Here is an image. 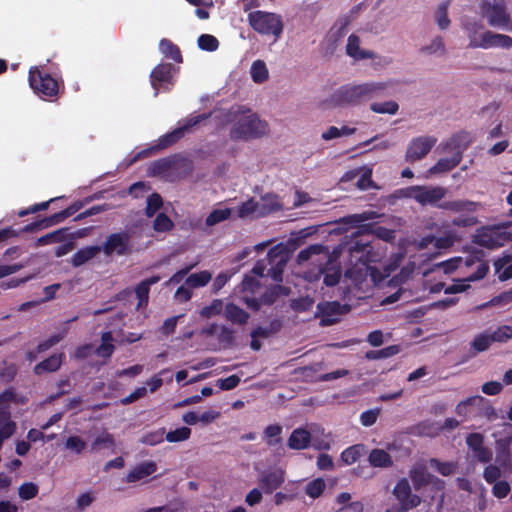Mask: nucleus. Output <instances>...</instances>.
I'll use <instances>...</instances> for the list:
<instances>
[{"label":"nucleus","mask_w":512,"mask_h":512,"mask_svg":"<svg viewBox=\"0 0 512 512\" xmlns=\"http://www.w3.org/2000/svg\"><path fill=\"white\" fill-rule=\"evenodd\" d=\"M313 304L314 300L306 296L291 300L290 307L295 312H306L313 307Z\"/></svg>","instance_id":"680f3d73"},{"label":"nucleus","mask_w":512,"mask_h":512,"mask_svg":"<svg viewBox=\"0 0 512 512\" xmlns=\"http://www.w3.org/2000/svg\"><path fill=\"white\" fill-rule=\"evenodd\" d=\"M502 431L499 434H503L504 436L501 438H496L495 446L497 453H504L506 461L508 460V455H510V446L512 443V424L503 423L501 425Z\"/></svg>","instance_id":"393cba45"},{"label":"nucleus","mask_w":512,"mask_h":512,"mask_svg":"<svg viewBox=\"0 0 512 512\" xmlns=\"http://www.w3.org/2000/svg\"><path fill=\"white\" fill-rule=\"evenodd\" d=\"M291 292L289 287L283 285H274L269 287L260 297L263 305L274 304L280 296H288Z\"/></svg>","instance_id":"c756f323"},{"label":"nucleus","mask_w":512,"mask_h":512,"mask_svg":"<svg viewBox=\"0 0 512 512\" xmlns=\"http://www.w3.org/2000/svg\"><path fill=\"white\" fill-rule=\"evenodd\" d=\"M224 316L228 321L238 325L246 324L250 317L249 313L234 303L226 304Z\"/></svg>","instance_id":"a878e982"},{"label":"nucleus","mask_w":512,"mask_h":512,"mask_svg":"<svg viewBox=\"0 0 512 512\" xmlns=\"http://www.w3.org/2000/svg\"><path fill=\"white\" fill-rule=\"evenodd\" d=\"M370 110L378 114L395 115L399 110V105L396 101L390 100L382 103L374 102L370 105Z\"/></svg>","instance_id":"c03bdc74"},{"label":"nucleus","mask_w":512,"mask_h":512,"mask_svg":"<svg viewBox=\"0 0 512 512\" xmlns=\"http://www.w3.org/2000/svg\"><path fill=\"white\" fill-rule=\"evenodd\" d=\"M491 343L490 336L486 332L477 335L471 342L473 355L486 351L490 347Z\"/></svg>","instance_id":"3c124183"},{"label":"nucleus","mask_w":512,"mask_h":512,"mask_svg":"<svg viewBox=\"0 0 512 512\" xmlns=\"http://www.w3.org/2000/svg\"><path fill=\"white\" fill-rule=\"evenodd\" d=\"M198 47L201 50L214 52L219 47L218 39L211 34H201L197 39Z\"/></svg>","instance_id":"de8ad7c7"},{"label":"nucleus","mask_w":512,"mask_h":512,"mask_svg":"<svg viewBox=\"0 0 512 512\" xmlns=\"http://www.w3.org/2000/svg\"><path fill=\"white\" fill-rule=\"evenodd\" d=\"M311 443V433L304 428H296L290 434L287 445L292 450H303Z\"/></svg>","instance_id":"4be33fe9"},{"label":"nucleus","mask_w":512,"mask_h":512,"mask_svg":"<svg viewBox=\"0 0 512 512\" xmlns=\"http://www.w3.org/2000/svg\"><path fill=\"white\" fill-rule=\"evenodd\" d=\"M129 240L130 237L127 233H113L106 238L101 250L106 255L113 253L120 256L126 255L129 253Z\"/></svg>","instance_id":"4468645a"},{"label":"nucleus","mask_w":512,"mask_h":512,"mask_svg":"<svg viewBox=\"0 0 512 512\" xmlns=\"http://www.w3.org/2000/svg\"><path fill=\"white\" fill-rule=\"evenodd\" d=\"M28 81L33 91L42 99L57 98L60 82L42 67L33 66L29 69Z\"/></svg>","instance_id":"20e7f679"},{"label":"nucleus","mask_w":512,"mask_h":512,"mask_svg":"<svg viewBox=\"0 0 512 512\" xmlns=\"http://www.w3.org/2000/svg\"><path fill=\"white\" fill-rule=\"evenodd\" d=\"M393 495L399 501L400 511H409L421 503V498L412 493L409 481L406 478H402L396 483Z\"/></svg>","instance_id":"9b49d317"},{"label":"nucleus","mask_w":512,"mask_h":512,"mask_svg":"<svg viewBox=\"0 0 512 512\" xmlns=\"http://www.w3.org/2000/svg\"><path fill=\"white\" fill-rule=\"evenodd\" d=\"M66 238V229H58L56 231L50 232L44 236H41L37 240V244L39 246L48 245L51 243H61Z\"/></svg>","instance_id":"09e8293b"},{"label":"nucleus","mask_w":512,"mask_h":512,"mask_svg":"<svg viewBox=\"0 0 512 512\" xmlns=\"http://www.w3.org/2000/svg\"><path fill=\"white\" fill-rule=\"evenodd\" d=\"M153 228L157 232H167L173 228V222L165 213H159L154 220Z\"/></svg>","instance_id":"052dcab7"},{"label":"nucleus","mask_w":512,"mask_h":512,"mask_svg":"<svg viewBox=\"0 0 512 512\" xmlns=\"http://www.w3.org/2000/svg\"><path fill=\"white\" fill-rule=\"evenodd\" d=\"M474 242L477 245L487 249H495L503 245V242L499 236L487 232L477 235Z\"/></svg>","instance_id":"4c0bfd02"},{"label":"nucleus","mask_w":512,"mask_h":512,"mask_svg":"<svg viewBox=\"0 0 512 512\" xmlns=\"http://www.w3.org/2000/svg\"><path fill=\"white\" fill-rule=\"evenodd\" d=\"M368 461L372 467L388 468L393 465L391 455L383 449H372L368 456Z\"/></svg>","instance_id":"cd10ccee"},{"label":"nucleus","mask_w":512,"mask_h":512,"mask_svg":"<svg viewBox=\"0 0 512 512\" xmlns=\"http://www.w3.org/2000/svg\"><path fill=\"white\" fill-rule=\"evenodd\" d=\"M470 42L469 47L470 48H482V49H489L493 47H499L503 49H511L512 48V37L505 35V34H499L494 33L492 31H485L482 33L477 39L475 36H469Z\"/></svg>","instance_id":"1a4fd4ad"},{"label":"nucleus","mask_w":512,"mask_h":512,"mask_svg":"<svg viewBox=\"0 0 512 512\" xmlns=\"http://www.w3.org/2000/svg\"><path fill=\"white\" fill-rule=\"evenodd\" d=\"M217 338L219 343L225 348L233 346L235 342L234 331L226 326L220 328Z\"/></svg>","instance_id":"e2e57ef3"},{"label":"nucleus","mask_w":512,"mask_h":512,"mask_svg":"<svg viewBox=\"0 0 512 512\" xmlns=\"http://www.w3.org/2000/svg\"><path fill=\"white\" fill-rule=\"evenodd\" d=\"M386 87L384 82L342 85L324 101V104L328 108L359 106L379 97Z\"/></svg>","instance_id":"f257e3e1"},{"label":"nucleus","mask_w":512,"mask_h":512,"mask_svg":"<svg viewBox=\"0 0 512 512\" xmlns=\"http://www.w3.org/2000/svg\"><path fill=\"white\" fill-rule=\"evenodd\" d=\"M450 2H443L439 5L436 12V21L440 29H446L450 25V19L448 17V7Z\"/></svg>","instance_id":"bf43d9fd"},{"label":"nucleus","mask_w":512,"mask_h":512,"mask_svg":"<svg viewBox=\"0 0 512 512\" xmlns=\"http://www.w3.org/2000/svg\"><path fill=\"white\" fill-rule=\"evenodd\" d=\"M64 358V353L53 354L36 364L34 367V373L41 375L45 372H55L61 367Z\"/></svg>","instance_id":"b1692460"},{"label":"nucleus","mask_w":512,"mask_h":512,"mask_svg":"<svg viewBox=\"0 0 512 512\" xmlns=\"http://www.w3.org/2000/svg\"><path fill=\"white\" fill-rule=\"evenodd\" d=\"M157 471V464L154 461H144L136 465L126 476L127 483L141 481Z\"/></svg>","instance_id":"6ab92c4d"},{"label":"nucleus","mask_w":512,"mask_h":512,"mask_svg":"<svg viewBox=\"0 0 512 512\" xmlns=\"http://www.w3.org/2000/svg\"><path fill=\"white\" fill-rule=\"evenodd\" d=\"M250 27L260 35L273 36L279 39L284 30L282 16L262 10L252 11L247 16Z\"/></svg>","instance_id":"7ed1b4c3"},{"label":"nucleus","mask_w":512,"mask_h":512,"mask_svg":"<svg viewBox=\"0 0 512 512\" xmlns=\"http://www.w3.org/2000/svg\"><path fill=\"white\" fill-rule=\"evenodd\" d=\"M182 138H183V136L181 135L180 131L176 127L171 132H168V133L162 135L161 137H159V139L157 140L155 145L139 152L136 155L135 159L146 157V156L152 154L153 152H158V151L164 150V149L174 145Z\"/></svg>","instance_id":"f3484780"},{"label":"nucleus","mask_w":512,"mask_h":512,"mask_svg":"<svg viewBox=\"0 0 512 512\" xmlns=\"http://www.w3.org/2000/svg\"><path fill=\"white\" fill-rule=\"evenodd\" d=\"M317 317H320L322 327L331 326L339 321V316L347 312L346 306L338 301L323 302L317 305Z\"/></svg>","instance_id":"f8f14e48"},{"label":"nucleus","mask_w":512,"mask_h":512,"mask_svg":"<svg viewBox=\"0 0 512 512\" xmlns=\"http://www.w3.org/2000/svg\"><path fill=\"white\" fill-rule=\"evenodd\" d=\"M447 189L441 186H411L407 188V196L412 197L416 202L425 206L438 207L439 202L446 196Z\"/></svg>","instance_id":"0eeeda50"},{"label":"nucleus","mask_w":512,"mask_h":512,"mask_svg":"<svg viewBox=\"0 0 512 512\" xmlns=\"http://www.w3.org/2000/svg\"><path fill=\"white\" fill-rule=\"evenodd\" d=\"M211 116V113H202L198 115H189L182 122H179L178 130L181 135L184 137L186 133L191 132L194 128H196L200 123L206 121Z\"/></svg>","instance_id":"2f4dec72"},{"label":"nucleus","mask_w":512,"mask_h":512,"mask_svg":"<svg viewBox=\"0 0 512 512\" xmlns=\"http://www.w3.org/2000/svg\"><path fill=\"white\" fill-rule=\"evenodd\" d=\"M159 50L165 57L170 58L177 63L183 62L180 48L171 40L166 38L161 39L159 42Z\"/></svg>","instance_id":"473e14b6"},{"label":"nucleus","mask_w":512,"mask_h":512,"mask_svg":"<svg viewBox=\"0 0 512 512\" xmlns=\"http://www.w3.org/2000/svg\"><path fill=\"white\" fill-rule=\"evenodd\" d=\"M230 215L231 210L229 208L215 209L207 216L205 223L207 226H214L227 220Z\"/></svg>","instance_id":"5fc2aeb1"},{"label":"nucleus","mask_w":512,"mask_h":512,"mask_svg":"<svg viewBox=\"0 0 512 512\" xmlns=\"http://www.w3.org/2000/svg\"><path fill=\"white\" fill-rule=\"evenodd\" d=\"M472 143V137L469 132L459 131L454 133L449 140L443 145V149L452 153V155H459L462 161L463 152Z\"/></svg>","instance_id":"2eb2a0df"},{"label":"nucleus","mask_w":512,"mask_h":512,"mask_svg":"<svg viewBox=\"0 0 512 512\" xmlns=\"http://www.w3.org/2000/svg\"><path fill=\"white\" fill-rule=\"evenodd\" d=\"M115 445V440L112 434L108 432H103L98 435L94 441L91 443V452H97L101 449L105 448H113Z\"/></svg>","instance_id":"37998d69"},{"label":"nucleus","mask_w":512,"mask_h":512,"mask_svg":"<svg viewBox=\"0 0 512 512\" xmlns=\"http://www.w3.org/2000/svg\"><path fill=\"white\" fill-rule=\"evenodd\" d=\"M323 274V283L328 287L337 285L341 278V270L339 267L331 266L324 267L320 270Z\"/></svg>","instance_id":"79ce46f5"},{"label":"nucleus","mask_w":512,"mask_h":512,"mask_svg":"<svg viewBox=\"0 0 512 512\" xmlns=\"http://www.w3.org/2000/svg\"><path fill=\"white\" fill-rule=\"evenodd\" d=\"M461 160L459 155L450 158H441L437 163L429 169L431 174L445 173L453 170L460 164Z\"/></svg>","instance_id":"72a5a7b5"},{"label":"nucleus","mask_w":512,"mask_h":512,"mask_svg":"<svg viewBox=\"0 0 512 512\" xmlns=\"http://www.w3.org/2000/svg\"><path fill=\"white\" fill-rule=\"evenodd\" d=\"M164 434H165V430H164V428H162V429L152 431V432L145 434L141 438L140 441L143 444L154 446V445H157V444L163 442Z\"/></svg>","instance_id":"0e129e2a"},{"label":"nucleus","mask_w":512,"mask_h":512,"mask_svg":"<svg viewBox=\"0 0 512 512\" xmlns=\"http://www.w3.org/2000/svg\"><path fill=\"white\" fill-rule=\"evenodd\" d=\"M436 142L437 138L434 136H420L413 138L405 153L406 161L413 163L423 159L431 151Z\"/></svg>","instance_id":"9d476101"},{"label":"nucleus","mask_w":512,"mask_h":512,"mask_svg":"<svg viewBox=\"0 0 512 512\" xmlns=\"http://www.w3.org/2000/svg\"><path fill=\"white\" fill-rule=\"evenodd\" d=\"M430 467L434 468L442 476H450L454 474L458 468L457 462L445 461L442 462L437 458L429 459Z\"/></svg>","instance_id":"58836bf2"},{"label":"nucleus","mask_w":512,"mask_h":512,"mask_svg":"<svg viewBox=\"0 0 512 512\" xmlns=\"http://www.w3.org/2000/svg\"><path fill=\"white\" fill-rule=\"evenodd\" d=\"M259 217L267 216L282 209L277 195L267 194L258 201Z\"/></svg>","instance_id":"c85d7f7f"},{"label":"nucleus","mask_w":512,"mask_h":512,"mask_svg":"<svg viewBox=\"0 0 512 512\" xmlns=\"http://www.w3.org/2000/svg\"><path fill=\"white\" fill-rule=\"evenodd\" d=\"M267 132V123L256 114L243 115L236 120L230 129L229 136L233 141L259 138Z\"/></svg>","instance_id":"39448f33"},{"label":"nucleus","mask_w":512,"mask_h":512,"mask_svg":"<svg viewBox=\"0 0 512 512\" xmlns=\"http://www.w3.org/2000/svg\"><path fill=\"white\" fill-rule=\"evenodd\" d=\"M478 203L466 199H458L453 201H444L438 205V208L453 212H475Z\"/></svg>","instance_id":"bb28decb"},{"label":"nucleus","mask_w":512,"mask_h":512,"mask_svg":"<svg viewBox=\"0 0 512 512\" xmlns=\"http://www.w3.org/2000/svg\"><path fill=\"white\" fill-rule=\"evenodd\" d=\"M490 336L491 342L506 343L512 339V326H499Z\"/></svg>","instance_id":"864d4df0"},{"label":"nucleus","mask_w":512,"mask_h":512,"mask_svg":"<svg viewBox=\"0 0 512 512\" xmlns=\"http://www.w3.org/2000/svg\"><path fill=\"white\" fill-rule=\"evenodd\" d=\"M160 276L154 275L142 280L135 287V294L138 299L137 309L146 307L149 300L150 287L160 281Z\"/></svg>","instance_id":"412c9836"},{"label":"nucleus","mask_w":512,"mask_h":512,"mask_svg":"<svg viewBox=\"0 0 512 512\" xmlns=\"http://www.w3.org/2000/svg\"><path fill=\"white\" fill-rule=\"evenodd\" d=\"M101 247L99 246H88L78 250L71 258V264L74 267H79L93 259L99 252Z\"/></svg>","instance_id":"7c9ffc66"},{"label":"nucleus","mask_w":512,"mask_h":512,"mask_svg":"<svg viewBox=\"0 0 512 512\" xmlns=\"http://www.w3.org/2000/svg\"><path fill=\"white\" fill-rule=\"evenodd\" d=\"M212 279V274L207 271H200L197 273L190 274L186 280L185 284L190 288H200L206 286L210 280Z\"/></svg>","instance_id":"e433bc0d"},{"label":"nucleus","mask_w":512,"mask_h":512,"mask_svg":"<svg viewBox=\"0 0 512 512\" xmlns=\"http://www.w3.org/2000/svg\"><path fill=\"white\" fill-rule=\"evenodd\" d=\"M512 302V287L497 296H494L488 303L484 304L483 307L486 306H497V305H506Z\"/></svg>","instance_id":"774afa93"},{"label":"nucleus","mask_w":512,"mask_h":512,"mask_svg":"<svg viewBox=\"0 0 512 512\" xmlns=\"http://www.w3.org/2000/svg\"><path fill=\"white\" fill-rule=\"evenodd\" d=\"M400 352L398 345H390L379 350H369L365 353L367 360H378L392 357Z\"/></svg>","instance_id":"ea45409f"},{"label":"nucleus","mask_w":512,"mask_h":512,"mask_svg":"<svg viewBox=\"0 0 512 512\" xmlns=\"http://www.w3.org/2000/svg\"><path fill=\"white\" fill-rule=\"evenodd\" d=\"M377 218V213L374 211H364L362 213L351 214L343 217L341 222L344 224L351 225L356 228V231L352 233L351 237L353 240L349 246V252L351 255L355 253H366L365 257L360 256V261H372L369 254L372 250L370 240L358 239L361 236H371L374 233V224L365 223L366 221Z\"/></svg>","instance_id":"f03ea898"},{"label":"nucleus","mask_w":512,"mask_h":512,"mask_svg":"<svg viewBox=\"0 0 512 512\" xmlns=\"http://www.w3.org/2000/svg\"><path fill=\"white\" fill-rule=\"evenodd\" d=\"M175 67L171 63L158 64L150 73V82L154 89V96L159 94L164 85H173Z\"/></svg>","instance_id":"ddd939ff"},{"label":"nucleus","mask_w":512,"mask_h":512,"mask_svg":"<svg viewBox=\"0 0 512 512\" xmlns=\"http://www.w3.org/2000/svg\"><path fill=\"white\" fill-rule=\"evenodd\" d=\"M223 310V302L220 299H214L210 305L202 308L200 314L203 317L210 318L214 315L221 314Z\"/></svg>","instance_id":"69168bd1"},{"label":"nucleus","mask_w":512,"mask_h":512,"mask_svg":"<svg viewBox=\"0 0 512 512\" xmlns=\"http://www.w3.org/2000/svg\"><path fill=\"white\" fill-rule=\"evenodd\" d=\"M269 264L273 266L267 270L266 276L270 277L275 282H282V275L286 266V259L283 255L276 252V248H271L267 254Z\"/></svg>","instance_id":"a211bd4d"},{"label":"nucleus","mask_w":512,"mask_h":512,"mask_svg":"<svg viewBox=\"0 0 512 512\" xmlns=\"http://www.w3.org/2000/svg\"><path fill=\"white\" fill-rule=\"evenodd\" d=\"M174 165L173 158L166 157L154 161L150 166L152 175H161L168 172Z\"/></svg>","instance_id":"603ef678"},{"label":"nucleus","mask_w":512,"mask_h":512,"mask_svg":"<svg viewBox=\"0 0 512 512\" xmlns=\"http://www.w3.org/2000/svg\"><path fill=\"white\" fill-rule=\"evenodd\" d=\"M480 7L482 16L491 27L512 32L511 16L504 2L491 3L484 0Z\"/></svg>","instance_id":"423d86ee"},{"label":"nucleus","mask_w":512,"mask_h":512,"mask_svg":"<svg viewBox=\"0 0 512 512\" xmlns=\"http://www.w3.org/2000/svg\"><path fill=\"white\" fill-rule=\"evenodd\" d=\"M326 488V483L322 478H316L312 481H310L305 488V493L313 498L316 499L322 495Z\"/></svg>","instance_id":"8fccbe9b"},{"label":"nucleus","mask_w":512,"mask_h":512,"mask_svg":"<svg viewBox=\"0 0 512 512\" xmlns=\"http://www.w3.org/2000/svg\"><path fill=\"white\" fill-rule=\"evenodd\" d=\"M347 22L336 23L329 31V39L333 41V43H337L341 40L347 33Z\"/></svg>","instance_id":"338daca9"},{"label":"nucleus","mask_w":512,"mask_h":512,"mask_svg":"<svg viewBox=\"0 0 512 512\" xmlns=\"http://www.w3.org/2000/svg\"><path fill=\"white\" fill-rule=\"evenodd\" d=\"M411 480L416 489L427 486L432 482V475L423 466L415 467L410 473Z\"/></svg>","instance_id":"c9c22d12"},{"label":"nucleus","mask_w":512,"mask_h":512,"mask_svg":"<svg viewBox=\"0 0 512 512\" xmlns=\"http://www.w3.org/2000/svg\"><path fill=\"white\" fill-rule=\"evenodd\" d=\"M84 206L83 201H75L70 206H68L66 209L57 212L51 216L45 217L41 220L34 221L32 223L27 224L21 229V232H34L38 231L43 228H48L53 225L59 224L63 222L66 218L73 216L75 213H77L82 207Z\"/></svg>","instance_id":"6e6552de"},{"label":"nucleus","mask_w":512,"mask_h":512,"mask_svg":"<svg viewBox=\"0 0 512 512\" xmlns=\"http://www.w3.org/2000/svg\"><path fill=\"white\" fill-rule=\"evenodd\" d=\"M285 481V473L281 469L263 471L259 476V487L266 494H271Z\"/></svg>","instance_id":"dca6fc26"},{"label":"nucleus","mask_w":512,"mask_h":512,"mask_svg":"<svg viewBox=\"0 0 512 512\" xmlns=\"http://www.w3.org/2000/svg\"><path fill=\"white\" fill-rule=\"evenodd\" d=\"M191 435V429L183 426L173 431H169L165 439L170 443L181 442L187 440Z\"/></svg>","instance_id":"6e6d98bb"},{"label":"nucleus","mask_w":512,"mask_h":512,"mask_svg":"<svg viewBox=\"0 0 512 512\" xmlns=\"http://www.w3.org/2000/svg\"><path fill=\"white\" fill-rule=\"evenodd\" d=\"M268 70L262 60H256L251 66V77L255 83H263L268 79Z\"/></svg>","instance_id":"a18cd8bd"},{"label":"nucleus","mask_w":512,"mask_h":512,"mask_svg":"<svg viewBox=\"0 0 512 512\" xmlns=\"http://www.w3.org/2000/svg\"><path fill=\"white\" fill-rule=\"evenodd\" d=\"M512 254L509 252L503 253L501 257L494 261L495 272L498 274V279L502 282L512 278Z\"/></svg>","instance_id":"5701e85b"},{"label":"nucleus","mask_w":512,"mask_h":512,"mask_svg":"<svg viewBox=\"0 0 512 512\" xmlns=\"http://www.w3.org/2000/svg\"><path fill=\"white\" fill-rule=\"evenodd\" d=\"M346 53L355 60L375 58L374 52L360 48V38L355 34H351L348 37Z\"/></svg>","instance_id":"aec40b11"},{"label":"nucleus","mask_w":512,"mask_h":512,"mask_svg":"<svg viewBox=\"0 0 512 512\" xmlns=\"http://www.w3.org/2000/svg\"><path fill=\"white\" fill-rule=\"evenodd\" d=\"M237 213L240 218H246L251 215L259 217L258 201L254 200V198H250L249 200L241 203L237 208Z\"/></svg>","instance_id":"49530a36"},{"label":"nucleus","mask_w":512,"mask_h":512,"mask_svg":"<svg viewBox=\"0 0 512 512\" xmlns=\"http://www.w3.org/2000/svg\"><path fill=\"white\" fill-rule=\"evenodd\" d=\"M283 428L279 424L268 425L263 432V438L269 447H274L282 442Z\"/></svg>","instance_id":"f704fd0d"},{"label":"nucleus","mask_w":512,"mask_h":512,"mask_svg":"<svg viewBox=\"0 0 512 512\" xmlns=\"http://www.w3.org/2000/svg\"><path fill=\"white\" fill-rule=\"evenodd\" d=\"M163 200L158 193H152L147 198V205L145 208V214L147 217H152L162 207Z\"/></svg>","instance_id":"4d7b16f0"},{"label":"nucleus","mask_w":512,"mask_h":512,"mask_svg":"<svg viewBox=\"0 0 512 512\" xmlns=\"http://www.w3.org/2000/svg\"><path fill=\"white\" fill-rule=\"evenodd\" d=\"M363 451H364V445H362V444L352 445V446L346 448L341 453V460L345 464L351 465V464L355 463L357 460H359V458L362 456Z\"/></svg>","instance_id":"a19ab883"},{"label":"nucleus","mask_w":512,"mask_h":512,"mask_svg":"<svg viewBox=\"0 0 512 512\" xmlns=\"http://www.w3.org/2000/svg\"><path fill=\"white\" fill-rule=\"evenodd\" d=\"M38 492L39 488L33 482H25L18 489L19 497L22 500H31L37 496Z\"/></svg>","instance_id":"13d9d810"}]
</instances>
